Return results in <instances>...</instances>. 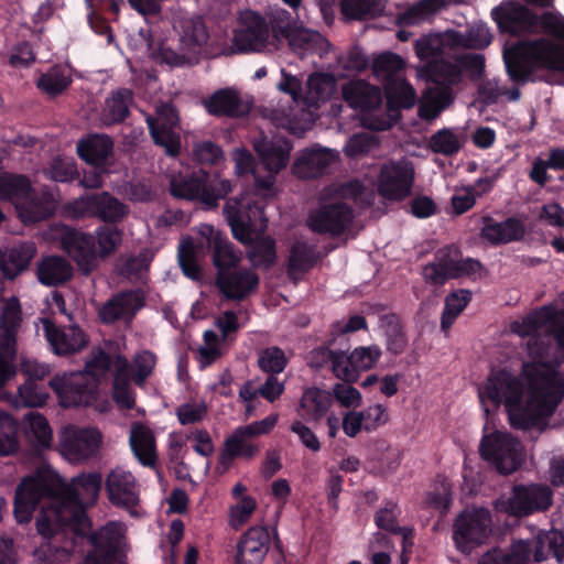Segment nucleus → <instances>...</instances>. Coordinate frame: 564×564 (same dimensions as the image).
Segmentation results:
<instances>
[{"instance_id": "nucleus-1", "label": "nucleus", "mask_w": 564, "mask_h": 564, "mask_svg": "<svg viewBox=\"0 0 564 564\" xmlns=\"http://www.w3.org/2000/svg\"><path fill=\"white\" fill-rule=\"evenodd\" d=\"M102 484L99 473L82 474L66 482L57 473L41 469L24 478L15 490L14 514L28 523L41 505L36 528L48 538V550L59 560L73 553L78 539L87 536L90 522L85 507L94 505Z\"/></svg>"}, {"instance_id": "nucleus-2", "label": "nucleus", "mask_w": 564, "mask_h": 564, "mask_svg": "<svg viewBox=\"0 0 564 564\" xmlns=\"http://www.w3.org/2000/svg\"><path fill=\"white\" fill-rule=\"evenodd\" d=\"M479 398L495 408L503 403L512 427L543 432L564 399V378L545 364L523 362L520 377L507 369L492 372Z\"/></svg>"}, {"instance_id": "nucleus-3", "label": "nucleus", "mask_w": 564, "mask_h": 564, "mask_svg": "<svg viewBox=\"0 0 564 564\" xmlns=\"http://www.w3.org/2000/svg\"><path fill=\"white\" fill-rule=\"evenodd\" d=\"M224 216L236 240L248 246V259L254 268L270 269L276 261V245L265 236L253 238V228L264 214V206L254 199L240 195L229 198L224 206Z\"/></svg>"}, {"instance_id": "nucleus-4", "label": "nucleus", "mask_w": 564, "mask_h": 564, "mask_svg": "<svg viewBox=\"0 0 564 564\" xmlns=\"http://www.w3.org/2000/svg\"><path fill=\"white\" fill-rule=\"evenodd\" d=\"M503 62L510 80L522 86L536 70L564 72V45L543 36L522 40L503 51Z\"/></svg>"}, {"instance_id": "nucleus-5", "label": "nucleus", "mask_w": 564, "mask_h": 564, "mask_svg": "<svg viewBox=\"0 0 564 564\" xmlns=\"http://www.w3.org/2000/svg\"><path fill=\"white\" fill-rule=\"evenodd\" d=\"M206 252L212 253L217 273L238 267L241 260L240 250L235 247L226 234L205 224L199 228L197 242L187 238L178 247V264L185 276L194 281L200 280L203 271L197 262V256H204Z\"/></svg>"}, {"instance_id": "nucleus-6", "label": "nucleus", "mask_w": 564, "mask_h": 564, "mask_svg": "<svg viewBox=\"0 0 564 564\" xmlns=\"http://www.w3.org/2000/svg\"><path fill=\"white\" fill-rule=\"evenodd\" d=\"M490 15L500 33L511 36L544 33L564 42V17L560 13L545 11L538 14L528 4L508 0L495 7Z\"/></svg>"}, {"instance_id": "nucleus-7", "label": "nucleus", "mask_w": 564, "mask_h": 564, "mask_svg": "<svg viewBox=\"0 0 564 564\" xmlns=\"http://www.w3.org/2000/svg\"><path fill=\"white\" fill-rule=\"evenodd\" d=\"M232 191L229 180L221 178L218 173H210L203 169L186 175L173 176L170 181V194L174 198L189 202H199L206 208L218 206Z\"/></svg>"}, {"instance_id": "nucleus-8", "label": "nucleus", "mask_w": 564, "mask_h": 564, "mask_svg": "<svg viewBox=\"0 0 564 564\" xmlns=\"http://www.w3.org/2000/svg\"><path fill=\"white\" fill-rule=\"evenodd\" d=\"M28 430H23L19 421L7 412H0V456L15 454L20 448V440L25 434L33 449L41 456L50 449L53 442L52 429L46 417L31 412L26 415Z\"/></svg>"}, {"instance_id": "nucleus-9", "label": "nucleus", "mask_w": 564, "mask_h": 564, "mask_svg": "<svg viewBox=\"0 0 564 564\" xmlns=\"http://www.w3.org/2000/svg\"><path fill=\"white\" fill-rule=\"evenodd\" d=\"M64 210L72 219L97 218L110 225H118L129 214V207L106 191L82 195L67 203Z\"/></svg>"}, {"instance_id": "nucleus-10", "label": "nucleus", "mask_w": 564, "mask_h": 564, "mask_svg": "<svg viewBox=\"0 0 564 564\" xmlns=\"http://www.w3.org/2000/svg\"><path fill=\"white\" fill-rule=\"evenodd\" d=\"M482 268L479 260L462 259L460 251L454 246L440 248L434 261L423 267L422 275L427 283L444 285L448 280L470 276Z\"/></svg>"}, {"instance_id": "nucleus-11", "label": "nucleus", "mask_w": 564, "mask_h": 564, "mask_svg": "<svg viewBox=\"0 0 564 564\" xmlns=\"http://www.w3.org/2000/svg\"><path fill=\"white\" fill-rule=\"evenodd\" d=\"M21 324V306L18 299L9 300L0 314V388L17 373V334Z\"/></svg>"}, {"instance_id": "nucleus-12", "label": "nucleus", "mask_w": 564, "mask_h": 564, "mask_svg": "<svg viewBox=\"0 0 564 564\" xmlns=\"http://www.w3.org/2000/svg\"><path fill=\"white\" fill-rule=\"evenodd\" d=\"M491 514L486 508H466L455 519L453 539L459 550L469 552L491 533Z\"/></svg>"}, {"instance_id": "nucleus-13", "label": "nucleus", "mask_w": 564, "mask_h": 564, "mask_svg": "<svg viewBox=\"0 0 564 564\" xmlns=\"http://www.w3.org/2000/svg\"><path fill=\"white\" fill-rule=\"evenodd\" d=\"M48 386L56 393L63 408L89 406L98 395L94 380L77 371L55 375Z\"/></svg>"}, {"instance_id": "nucleus-14", "label": "nucleus", "mask_w": 564, "mask_h": 564, "mask_svg": "<svg viewBox=\"0 0 564 564\" xmlns=\"http://www.w3.org/2000/svg\"><path fill=\"white\" fill-rule=\"evenodd\" d=\"M415 177L413 163L409 160H390L382 164L378 175V193L391 202H402L412 193Z\"/></svg>"}, {"instance_id": "nucleus-15", "label": "nucleus", "mask_w": 564, "mask_h": 564, "mask_svg": "<svg viewBox=\"0 0 564 564\" xmlns=\"http://www.w3.org/2000/svg\"><path fill=\"white\" fill-rule=\"evenodd\" d=\"M102 443V434L96 427L64 426L58 434L57 452L64 457L96 458Z\"/></svg>"}, {"instance_id": "nucleus-16", "label": "nucleus", "mask_w": 564, "mask_h": 564, "mask_svg": "<svg viewBox=\"0 0 564 564\" xmlns=\"http://www.w3.org/2000/svg\"><path fill=\"white\" fill-rule=\"evenodd\" d=\"M232 43L239 53L271 50L269 23L258 12L246 11L241 14L240 26L234 34Z\"/></svg>"}, {"instance_id": "nucleus-17", "label": "nucleus", "mask_w": 564, "mask_h": 564, "mask_svg": "<svg viewBox=\"0 0 564 564\" xmlns=\"http://www.w3.org/2000/svg\"><path fill=\"white\" fill-rule=\"evenodd\" d=\"M122 533L116 523H108L89 535L94 550L88 552L84 564H124L121 550Z\"/></svg>"}, {"instance_id": "nucleus-18", "label": "nucleus", "mask_w": 564, "mask_h": 564, "mask_svg": "<svg viewBox=\"0 0 564 564\" xmlns=\"http://www.w3.org/2000/svg\"><path fill=\"white\" fill-rule=\"evenodd\" d=\"M354 219V209L344 202L324 204L307 218L308 228L316 234L338 237Z\"/></svg>"}, {"instance_id": "nucleus-19", "label": "nucleus", "mask_w": 564, "mask_h": 564, "mask_svg": "<svg viewBox=\"0 0 564 564\" xmlns=\"http://www.w3.org/2000/svg\"><path fill=\"white\" fill-rule=\"evenodd\" d=\"M553 492L546 485H517L507 502L506 511L514 517H527L545 511L552 505Z\"/></svg>"}, {"instance_id": "nucleus-20", "label": "nucleus", "mask_w": 564, "mask_h": 564, "mask_svg": "<svg viewBox=\"0 0 564 564\" xmlns=\"http://www.w3.org/2000/svg\"><path fill=\"white\" fill-rule=\"evenodd\" d=\"M258 274L249 269L232 268L216 273L215 284L227 300L241 301L259 286Z\"/></svg>"}, {"instance_id": "nucleus-21", "label": "nucleus", "mask_w": 564, "mask_h": 564, "mask_svg": "<svg viewBox=\"0 0 564 564\" xmlns=\"http://www.w3.org/2000/svg\"><path fill=\"white\" fill-rule=\"evenodd\" d=\"M145 305V295L141 289L121 291L108 300L99 312L105 324H112L119 319L131 321Z\"/></svg>"}, {"instance_id": "nucleus-22", "label": "nucleus", "mask_w": 564, "mask_h": 564, "mask_svg": "<svg viewBox=\"0 0 564 564\" xmlns=\"http://www.w3.org/2000/svg\"><path fill=\"white\" fill-rule=\"evenodd\" d=\"M63 250L77 263L85 273H90L96 260V239L89 234L67 228L62 237Z\"/></svg>"}, {"instance_id": "nucleus-23", "label": "nucleus", "mask_w": 564, "mask_h": 564, "mask_svg": "<svg viewBox=\"0 0 564 564\" xmlns=\"http://www.w3.org/2000/svg\"><path fill=\"white\" fill-rule=\"evenodd\" d=\"M343 348L344 345L328 333L323 344L308 352L306 358L308 367L316 371L328 369L341 380V377L349 375V371L343 368Z\"/></svg>"}, {"instance_id": "nucleus-24", "label": "nucleus", "mask_w": 564, "mask_h": 564, "mask_svg": "<svg viewBox=\"0 0 564 564\" xmlns=\"http://www.w3.org/2000/svg\"><path fill=\"white\" fill-rule=\"evenodd\" d=\"M270 534L265 527L247 530L237 544L235 564H261L269 551Z\"/></svg>"}, {"instance_id": "nucleus-25", "label": "nucleus", "mask_w": 564, "mask_h": 564, "mask_svg": "<svg viewBox=\"0 0 564 564\" xmlns=\"http://www.w3.org/2000/svg\"><path fill=\"white\" fill-rule=\"evenodd\" d=\"M338 159L335 151L322 148L305 149L294 161L292 172L303 180L317 178L327 173L329 166Z\"/></svg>"}, {"instance_id": "nucleus-26", "label": "nucleus", "mask_w": 564, "mask_h": 564, "mask_svg": "<svg viewBox=\"0 0 564 564\" xmlns=\"http://www.w3.org/2000/svg\"><path fill=\"white\" fill-rule=\"evenodd\" d=\"M260 161L270 173H279L290 159L291 141L285 137H260L253 144Z\"/></svg>"}, {"instance_id": "nucleus-27", "label": "nucleus", "mask_w": 564, "mask_h": 564, "mask_svg": "<svg viewBox=\"0 0 564 564\" xmlns=\"http://www.w3.org/2000/svg\"><path fill=\"white\" fill-rule=\"evenodd\" d=\"M516 542L525 544L527 564L531 555L534 562L541 563L547 560L551 553L560 564L564 561V535L556 530L540 532L530 540H518Z\"/></svg>"}, {"instance_id": "nucleus-28", "label": "nucleus", "mask_w": 564, "mask_h": 564, "mask_svg": "<svg viewBox=\"0 0 564 564\" xmlns=\"http://www.w3.org/2000/svg\"><path fill=\"white\" fill-rule=\"evenodd\" d=\"M180 45L182 51L191 54L192 61L199 59L206 51L209 32L202 15L184 17L180 20Z\"/></svg>"}, {"instance_id": "nucleus-29", "label": "nucleus", "mask_w": 564, "mask_h": 564, "mask_svg": "<svg viewBox=\"0 0 564 564\" xmlns=\"http://www.w3.org/2000/svg\"><path fill=\"white\" fill-rule=\"evenodd\" d=\"M106 489L109 500L116 506L131 509L139 503V486L129 471L112 470L107 477Z\"/></svg>"}, {"instance_id": "nucleus-30", "label": "nucleus", "mask_w": 564, "mask_h": 564, "mask_svg": "<svg viewBox=\"0 0 564 564\" xmlns=\"http://www.w3.org/2000/svg\"><path fill=\"white\" fill-rule=\"evenodd\" d=\"M45 338L57 355L74 354L87 345L85 333L78 326L59 328L50 319L43 322Z\"/></svg>"}, {"instance_id": "nucleus-31", "label": "nucleus", "mask_w": 564, "mask_h": 564, "mask_svg": "<svg viewBox=\"0 0 564 564\" xmlns=\"http://www.w3.org/2000/svg\"><path fill=\"white\" fill-rule=\"evenodd\" d=\"M349 348V340H346L343 348V368H346L349 375L341 377V381L354 383L358 381L361 371L370 370L376 366L382 351L379 346L370 345L356 347L348 355Z\"/></svg>"}, {"instance_id": "nucleus-32", "label": "nucleus", "mask_w": 564, "mask_h": 564, "mask_svg": "<svg viewBox=\"0 0 564 564\" xmlns=\"http://www.w3.org/2000/svg\"><path fill=\"white\" fill-rule=\"evenodd\" d=\"M482 223L480 237L492 246L519 241L525 235L523 223L516 217H509L501 223H497L491 216L486 215L482 217Z\"/></svg>"}, {"instance_id": "nucleus-33", "label": "nucleus", "mask_w": 564, "mask_h": 564, "mask_svg": "<svg viewBox=\"0 0 564 564\" xmlns=\"http://www.w3.org/2000/svg\"><path fill=\"white\" fill-rule=\"evenodd\" d=\"M205 107L215 117L241 118L250 112L249 105L232 88L216 90L206 99Z\"/></svg>"}, {"instance_id": "nucleus-34", "label": "nucleus", "mask_w": 564, "mask_h": 564, "mask_svg": "<svg viewBox=\"0 0 564 564\" xmlns=\"http://www.w3.org/2000/svg\"><path fill=\"white\" fill-rule=\"evenodd\" d=\"M113 145V141L109 135L93 133L77 142V154L93 167L109 166Z\"/></svg>"}, {"instance_id": "nucleus-35", "label": "nucleus", "mask_w": 564, "mask_h": 564, "mask_svg": "<svg viewBox=\"0 0 564 564\" xmlns=\"http://www.w3.org/2000/svg\"><path fill=\"white\" fill-rule=\"evenodd\" d=\"M134 104V93L130 88L112 90L105 99L100 119L106 127L123 123L131 115Z\"/></svg>"}, {"instance_id": "nucleus-36", "label": "nucleus", "mask_w": 564, "mask_h": 564, "mask_svg": "<svg viewBox=\"0 0 564 564\" xmlns=\"http://www.w3.org/2000/svg\"><path fill=\"white\" fill-rule=\"evenodd\" d=\"M55 208L56 202L51 192L32 188L17 210L23 223L35 224L53 216Z\"/></svg>"}, {"instance_id": "nucleus-37", "label": "nucleus", "mask_w": 564, "mask_h": 564, "mask_svg": "<svg viewBox=\"0 0 564 564\" xmlns=\"http://www.w3.org/2000/svg\"><path fill=\"white\" fill-rule=\"evenodd\" d=\"M343 97L351 108L361 111L377 109L382 102L381 89L362 79L350 80L345 84L343 86Z\"/></svg>"}, {"instance_id": "nucleus-38", "label": "nucleus", "mask_w": 564, "mask_h": 564, "mask_svg": "<svg viewBox=\"0 0 564 564\" xmlns=\"http://www.w3.org/2000/svg\"><path fill=\"white\" fill-rule=\"evenodd\" d=\"M323 258L316 245L306 241H295L289 252L286 272L290 279L297 273L310 272Z\"/></svg>"}, {"instance_id": "nucleus-39", "label": "nucleus", "mask_w": 564, "mask_h": 564, "mask_svg": "<svg viewBox=\"0 0 564 564\" xmlns=\"http://www.w3.org/2000/svg\"><path fill=\"white\" fill-rule=\"evenodd\" d=\"M332 404V392L312 387L301 397L299 414L305 421L317 422L327 415Z\"/></svg>"}, {"instance_id": "nucleus-40", "label": "nucleus", "mask_w": 564, "mask_h": 564, "mask_svg": "<svg viewBox=\"0 0 564 564\" xmlns=\"http://www.w3.org/2000/svg\"><path fill=\"white\" fill-rule=\"evenodd\" d=\"M520 443L511 434L496 431L484 435L479 445L480 458H518Z\"/></svg>"}, {"instance_id": "nucleus-41", "label": "nucleus", "mask_w": 564, "mask_h": 564, "mask_svg": "<svg viewBox=\"0 0 564 564\" xmlns=\"http://www.w3.org/2000/svg\"><path fill=\"white\" fill-rule=\"evenodd\" d=\"M290 50L303 58L306 54H319L324 46L328 44L327 40L316 31L296 26L292 33L284 40Z\"/></svg>"}, {"instance_id": "nucleus-42", "label": "nucleus", "mask_w": 564, "mask_h": 564, "mask_svg": "<svg viewBox=\"0 0 564 564\" xmlns=\"http://www.w3.org/2000/svg\"><path fill=\"white\" fill-rule=\"evenodd\" d=\"M73 276L70 264L62 257L44 258L37 265V279L46 286H57L66 283Z\"/></svg>"}, {"instance_id": "nucleus-43", "label": "nucleus", "mask_w": 564, "mask_h": 564, "mask_svg": "<svg viewBox=\"0 0 564 564\" xmlns=\"http://www.w3.org/2000/svg\"><path fill=\"white\" fill-rule=\"evenodd\" d=\"M32 242H21L9 249L7 256L0 258V269L7 279H14L24 271L35 254Z\"/></svg>"}, {"instance_id": "nucleus-44", "label": "nucleus", "mask_w": 564, "mask_h": 564, "mask_svg": "<svg viewBox=\"0 0 564 564\" xmlns=\"http://www.w3.org/2000/svg\"><path fill=\"white\" fill-rule=\"evenodd\" d=\"M448 4L447 0H419L397 14L399 26H411L427 21Z\"/></svg>"}, {"instance_id": "nucleus-45", "label": "nucleus", "mask_w": 564, "mask_h": 564, "mask_svg": "<svg viewBox=\"0 0 564 564\" xmlns=\"http://www.w3.org/2000/svg\"><path fill=\"white\" fill-rule=\"evenodd\" d=\"M72 83L70 73L63 65L56 64L39 76L36 87L51 98H55L68 89Z\"/></svg>"}, {"instance_id": "nucleus-46", "label": "nucleus", "mask_w": 564, "mask_h": 564, "mask_svg": "<svg viewBox=\"0 0 564 564\" xmlns=\"http://www.w3.org/2000/svg\"><path fill=\"white\" fill-rule=\"evenodd\" d=\"M32 184L28 176L22 174H0V199L10 200L15 205L28 198L32 192Z\"/></svg>"}, {"instance_id": "nucleus-47", "label": "nucleus", "mask_w": 564, "mask_h": 564, "mask_svg": "<svg viewBox=\"0 0 564 564\" xmlns=\"http://www.w3.org/2000/svg\"><path fill=\"white\" fill-rule=\"evenodd\" d=\"M335 85V78L330 74L314 73L310 75L304 102L310 107H315L319 101L327 100L332 96Z\"/></svg>"}, {"instance_id": "nucleus-48", "label": "nucleus", "mask_w": 564, "mask_h": 564, "mask_svg": "<svg viewBox=\"0 0 564 564\" xmlns=\"http://www.w3.org/2000/svg\"><path fill=\"white\" fill-rule=\"evenodd\" d=\"M471 292L465 289L455 290L446 295L441 316V328L443 332H447L454 325L458 315L471 301Z\"/></svg>"}, {"instance_id": "nucleus-49", "label": "nucleus", "mask_w": 564, "mask_h": 564, "mask_svg": "<svg viewBox=\"0 0 564 564\" xmlns=\"http://www.w3.org/2000/svg\"><path fill=\"white\" fill-rule=\"evenodd\" d=\"M552 307L543 306L539 311L524 316L522 321H516L511 324V329L520 337H531L538 335L542 329L550 328Z\"/></svg>"}, {"instance_id": "nucleus-50", "label": "nucleus", "mask_w": 564, "mask_h": 564, "mask_svg": "<svg viewBox=\"0 0 564 564\" xmlns=\"http://www.w3.org/2000/svg\"><path fill=\"white\" fill-rule=\"evenodd\" d=\"M147 123L154 144L164 148L166 154L176 156L180 153L181 141L174 130L153 117H148Z\"/></svg>"}, {"instance_id": "nucleus-51", "label": "nucleus", "mask_w": 564, "mask_h": 564, "mask_svg": "<svg viewBox=\"0 0 564 564\" xmlns=\"http://www.w3.org/2000/svg\"><path fill=\"white\" fill-rule=\"evenodd\" d=\"M384 90L389 110L410 109L415 104V91L404 80H391L387 83Z\"/></svg>"}, {"instance_id": "nucleus-52", "label": "nucleus", "mask_w": 564, "mask_h": 564, "mask_svg": "<svg viewBox=\"0 0 564 564\" xmlns=\"http://www.w3.org/2000/svg\"><path fill=\"white\" fill-rule=\"evenodd\" d=\"M251 432H246V426L238 427L224 444V451L219 458H235L238 455L252 457L257 453V446L251 444Z\"/></svg>"}, {"instance_id": "nucleus-53", "label": "nucleus", "mask_w": 564, "mask_h": 564, "mask_svg": "<svg viewBox=\"0 0 564 564\" xmlns=\"http://www.w3.org/2000/svg\"><path fill=\"white\" fill-rule=\"evenodd\" d=\"M269 19V28L272 31V48L279 50L284 44V40L296 28V24L291 13L281 8L272 9Z\"/></svg>"}, {"instance_id": "nucleus-54", "label": "nucleus", "mask_w": 564, "mask_h": 564, "mask_svg": "<svg viewBox=\"0 0 564 564\" xmlns=\"http://www.w3.org/2000/svg\"><path fill=\"white\" fill-rule=\"evenodd\" d=\"M452 501V486L447 478L437 476L431 485L430 490L426 491L424 498V506L438 510L445 514Z\"/></svg>"}, {"instance_id": "nucleus-55", "label": "nucleus", "mask_w": 564, "mask_h": 564, "mask_svg": "<svg viewBox=\"0 0 564 564\" xmlns=\"http://www.w3.org/2000/svg\"><path fill=\"white\" fill-rule=\"evenodd\" d=\"M426 78L434 85H455L458 83L460 72L457 66L448 61L437 58L426 64Z\"/></svg>"}, {"instance_id": "nucleus-56", "label": "nucleus", "mask_w": 564, "mask_h": 564, "mask_svg": "<svg viewBox=\"0 0 564 564\" xmlns=\"http://www.w3.org/2000/svg\"><path fill=\"white\" fill-rule=\"evenodd\" d=\"M383 9L381 0H341L340 12L347 20H366Z\"/></svg>"}, {"instance_id": "nucleus-57", "label": "nucleus", "mask_w": 564, "mask_h": 564, "mask_svg": "<svg viewBox=\"0 0 564 564\" xmlns=\"http://www.w3.org/2000/svg\"><path fill=\"white\" fill-rule=\"evenodd\" d=\"M524 543H511L508 550L491 549L486 552L478 564H527Z\"/></svg>"}, {"instance_id": "nucleus-58", "label": "nucleus", "mask_w": 564, "mask_h": 564, "mask_svg": "<svg viewBox=\"0 0 564 564\" xmlns=\"http://www.w3.org/2000/svg\"><path fill=\"white\" fill-rule=\"evenodd\" d=\"M429 147L434 153L453 156L460 151L463 141L452 129L443 128L431 135Z\"/></svg>"}, {"instance_id": "nucleus-59", "label": "nucleus", "mask_w": 564, "mask_h": 564, "mask_svg": "<svg viewBox=\"0 0 564 564\" xmlns=\"http://www.w3.org/2000/svg\"><path fill=\"white\" fill-rule=\"evenodd\" d=\"M289 364L284 351L278 346H271L262 349L259 354L258 366L268 373L274 376L284 371Z\"/></svg>"}, {"instance_id": "nucleus-60", "label": "nucleus", "mask_w": 564, "mask_h": 564, "mask_svg": "<svg viewBox=\"0 0 564 564\" xmlns=\"http://www.w3.org/2000/svg\"><path fill=\"white\" fill-rule=\"evenodd\" d=\"M112 360L109 354L100 349L89 360L86 361L83 370L77 371L78 373L87 376V378L94 380L99 389L101 379L107 378L108 372L111 370Z\"/></svg>"}, {"instance_id": "nucleus-61", "label": "nucleus", "mask_w": 564, "mask_h": 564, "mask_svg": "<svg viewBox=\"0 0 564 564\" xmlns=\"http://www.w3.org/2000/svg\"><path fill=\"white\" fill-rule=\"evenodd\" d=\"M404 67L403 58L392 52L378 55L372 62V72L376 76L387 78V83L395 80L393 76Z\"/></svg>"}, {"instance_id": "nucleus-62", "label": "nucleus", "mask_w": 564, "mask_h": 564, "mask_svg": "<svg viewBox=\"0 0 564 564\" xmlns=\"http://www.w3.org/2000/svg\"><path fill=\"white\" fill-rule=\"evenodd\" d=\"M130 446L135 458H156L154 437L149 430L142 426L132 430Z\"/></svg>"}, {"instance_id": "nucleus-63", "label": "nucleus", "mask_w": 564, "mask_h": 564, "mask_svg": "<svg viewBox=\"0 0 564 564\" xmlns=\"http://www.w3.org/2000/svg\"><path fill=\"white\" fill-rule=\"evenodd\" d=\"M19 398L25 406L37 408L45 404L48 397L45 387L33 379H26L19 390Z\"/></svg>"}, {"instance_id": "nucleus-64", "label": "nucleus", "mask_w": 564, "mask_h": 564, "mask_svg": "<svg viewBox=\"0 0 564 564\" xmlns=\"http://www.w3.org/2000/svg\"><path fill=\"white\" fill-rule=\"evenodd\" d=\"M97 243L101 256L106 257L112 253L122 240V230L116 225L105 224L97 229Z\"/></svg>"}]
</instances>
